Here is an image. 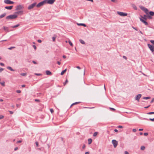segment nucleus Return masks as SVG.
Returning <instances> with one entry per match:
<instances>
[{
	"mask_svg": "<svg viewBox=\"0 0 154 154\" xmlns=\"http://www.w3.org/2000/svg\"><path fill=\"white\" fill-rule=\"evenodd\" d=\"M149 120L152 121H153V122L154 121V118H153V119L150 118V119H149Z\"/></svg>",
	"mask_w": 154,
	"mask_h": 154,
	"instance_id": "49530a36",
	"label": "nucleus"
},
{
	"mask_svg": "<svg viewBox=\"0 0 154 154\" xmlns=\"http://www.w3.org/2000/svg\"><path fill=\"white\" fill-rule=\"evenodd\" d=\"M13 7V6H6L5 7V8L7 9L8 10H11Z\"/></svg>",
	"mask_w": 154,
	"mask_h": 154,
	"instance_id": "4468645a",
	"label": "nucleus"
},
{
	"mask_svg": "<svg viewBox=\"0 0 154 154\" xmlns=\"http://www.w3.org/2000/svg\"><path fill=\"white\" fill-rule=\"evenodd\" d=\"M76 68H77V69H81V68L79 66H77L76 67Z\"/></svg>",
	"mask_w": 154,
	"mask_h": 154,
	"instance_id": "774afa93",
	"label": "nucleus"
},
{
	"mask_svg": "<svg viewBox=\"0 0 154 154\" xmlns=\"http://www.w3.org/2000/svg\"><path fill=\"white\" fill-rule=\"evenodd\" d=\"M85 145H83V146H82V148H83V149H84L85 148Z\"/></svg>",
	"mask_w": 154,
	"mask_h": 154,
	"instance_id": "0e129e2a",
	"label": "nucleus"
},
{
	"mask_svg": "<svg viewBox=\"0 0 154 154\" xmlns=\"http://www.w3.org/2000/svg\"><path fill=\"white\" fill-rule=\"evenodd\" d=\"M45 72L47 75H50L52 74L51 72L48 70L46 71Z\"/></svg>",
	"mask_w": 154,
	"mask_h": 154,
	"instance_id": "2eb2a0df",
	"label": "nucleus"
},
{
	"mask_svg": "<svg viewBox=\"0 0 154 154\" xmlns=\"http://www.w3.org/2000/svg\"><path fill=\"white\" fill-rule=\"evenodd\" d=\"M109 109L110 110H113V111L115 110V109L112 108H110Z\"/></svg>",
	"mask_w": 154,
	"mask_h": 154,
	"instance_id": "a18cd8bd",
	"label": "nucleus"
},
{
	"mask_svg": "<svg viewBox=\"0 0 154 154\" xmlns=\"http://www.w3.org/2000/svg\"><path fill=\"white\" fill-rule=\"evenodd\" d=\"M7 68L8 69H9V70H11V71H15V70H14V69H12V68L11 67H10V66H8V67H7Z\"/></svg>",
	"mask_w": 154,
	"mask_h": 154,
	"instance_id": "a211bd4d",
	"label": "nucleus"
},
{
	"mask_svg": "<svg viewBox=\"0 0 154 154\" xmlns=\"http://www.w3.org/2000/svg\"><path fill=\"white\" fill-rule=\"evenodd\" d=\"M154 101V98H153L151 101H150V103H152Z\"/></svg>",
	"mask_w": 154,
	"mask_h": 154,
	"instance_id": "864d4df0",
	"label": "nucleus"
},
{
	"mask_svg": "<svg viewBox=\"0 0 154 154\" xmlns=\"http://www.w3.org/2000/svg\"><path fill=\"white\" fill-rule=\"evenodd\" d=\"M3 28L4 30L6 31L7 32H8L9 31L8 30V27L5 26H4Z\"/></svg>",
	"mask_w": 154,
	"mask_h": 154,
	"instance_id": "aec40b11",
	"label": "nucleus"
},
{
	"mask_svg": "<svg viewBox=\"0 0 154 154\" xmlns=\"http://www.w3.org/2000/svg\"><path fill=\"white\" fill-rule=\"evenodd\" d=\"M142 95L140 94H138L135 97V100L138 101H139L140 98L141 97Z\"/></svg>",
	"mask_w": 154,
	"mask_h": 154,
	"instance_id": "9b49d317",
	"label": "nucleus"
},
{
	"mask_svg": "<svg viewBox=\"0 0 154 154\" xmlns=\"http://www.w3.org/2000/svg\"><path fill=\"white\" fill-rule=\"evenodd\" d=\"M20 75L22 76H26V73H21L20 74Z\"/></svg>",
	"mask_w": 154,
	"mask_h": 154,
	"instance_id": "72a5a7b5",
	"label": "nucleus"
},
{
	"mask_svg": "<svg viewBox=\"0 0 154 154\" xmlns=\"http://www.w3.org/2000/svg\"><path fill=\"white\" fill-rule=\"evenodd\" d=\"M4 69L1 68H0V72H1L2 71L4 70Z\"/></svg>",
	"mask_w": 154,
	"mask_h": 154,
	"instance_id": "a19ab883",
	"label": "nucleus"
},
{
	"mask_svg": "<svg viewBox=\"0 0 154 154\" xmlns=\"http://www.w3.org/2000/svg\"><path fill=\"white\" fill-rule=\"evenodd\" d=\"M139 7L146 14H148V10L146 8L142 6H140Z\"/></svg>",
	"mask_w": 154,
	"mask_h": 154,
	"instance_id": "f03ea898",
	"label": "nucleus"
},
{
	"mask_svg": "<svg viewBox=\"0 0 154 154\" xmlns=\"http://www.w3.org/2000/svg\"><path fill=\"white\" fill-rule=\"evenodd\" d=\"M68 82V80L67 79H66L65 82L64 83V85H65L67 82Z\"/></svg>",
	"mask_w": 154,
	"mask_h": 154,
	"instance_id": "e433bc0d",
	"label": "nucleus"
},
{
	"mask_svg": "<svg viewBox=\"0 0 154 154\" xmlns=\"http://www.w3.org/2000/svg\"><path fill=\"white\" fill-rule=\"evenodd\" d=\"M143 134L145 136H147L148 135V133H144Z\"/></svg>",
	"mask_w": 154,
	"mask_h": 154,
	"instance_id": "37998d69",
	"label": "nucleus"
},
{
	"mask_svg": "<svg viewBox=\"0 0 154 154\" xmlns=\"http://www.w3.org/2000/svg\"><path fill=\"white\" fill-rule=\"evenodd\" d=\"M77 24L78 26H84V27L86 26V25H85V24H84V23H77Z\"/></svg>",
	"mask_w": 154,
	"mask_h": 154,
	"instance_id": "f3484780",
	"label": "nucleus"
},
{
	"mask_svg": "<svg viewBox=\"0 0 154 154\" xmlns=\"http://www.w3.org/2000/svg\"><path fill=\"white\" fill-rule=\"evenodd\" d=\"M19 26H20L19 24H17L16 25L11 26V27H12V28H15L16 27H17Z\"/></svg>",
	"mask_w": 154,
	"mask_h": 154,
	"instance_id": "4be33fe9",
	"label": "nucleus"
},
{
	"mask_svg": "<svg viewBox=\"0 0 154 154\" xmlns=\"http://www.w3.org/2000/svg\"><path fill=\"white\" fill-rule=\"evenodd\" d=\"M79 41L82 44H85V42L82 39H80Z\"/></svg>",
	"mask_w": 154,
	"mask_h": 154,
	"instance_id": "5701e85b",
	"label": "nucleus"
},
{
	"mask_svg": "<svg viewBox=\"0 0 154 154\" xmlns=\"http://www.w3.org/2000/svg\"><path fill=\"white\" fill-rule=\"evenodd\" d=\"M148 115H151V114H154V112H148L147 113Z\"/></svg>",
	"mask_w": 154,
	"mask_h": 154,
	"instance_id": "2f4dec72",
	"label": "nucleus"
},
{
	"mask_svg": "<svg viewBox=\"0 0 154 154\" xmlns=\"http://www.w3.org/2000/svg\"><path fill=\"white\" fill-rule=\"evenodd\" d=\"M67 69H65L61 73V75H63L66 71Z\"/></svg>",
	"mask_w": 154,
	"mask_h": 154,
	"instance_id": "412c9836",
	"label": "nucleus"
},
{
	"mask_svg": "<svg viewBox=\"0 0 154 154\" xmlns=\"http://www.w3.org/2000/svg\"><path fill=\"white\" fill-rule=\"evenodd\" d=\"M150 106V105H149L148 106H146V107H144V108H145V109H147V108H149Z\"/></svg>",
	"mask_w": 154,
	"mask_h": 154,
	"instance_id": "052dcab7",
	"label": "nucleus"
},
{
	"mask_svg": "<svg viewBox=\"0 0 154 154\" xmlns=\"http://www.w3.org/2000/svg\"><path fill=\"white\" fill-rule=\"evenodd\" d=\"M18 149V147H16L14 148V150L15 151H16V150H17Z\"/></svg>",
	"mask_w": 154,
	"mask_h": 154,
	"instance_id": "69168bd1",
	"label": "nucleus"
},
{
	"mask_svg": "<svg viewBox=\"0 0 154 154\" xmlns=\"http://www.w3.org/2000/svg\"><path fill=\"white\" fill-rule=\"evenodd\" d=\"M117 13L118 14L122 16H126L127 15V14L126 13H124L118 11L117 12Z\"/></svg>",
	"mask_w": 154,
	"mask_h": 154,
	"instance_id": "6e6552de",
	"label": "nucleus"
},
{
	"mask_svg": "<svg viewBox=\"0 0 154 154\" xmlns=\"http://www.w3.org/2000/svg\"><path fill=\"white\" fill-rule=\"evenodd\" d=\"M9 112L11 114H13V112L11 111H9Z\"/></svg>",
	"mask_w": 154,
	"mask_h": 154,
	"instance_id": "bf43d9fd",
	"label": "nucleus"
},
{
	"mask_svg": "<svg viewBox=\"0 0 154 154\" xmlns=\"http://www.w3.org/2000/svg\"><path fill=\"white\" fill-rule=\"evenodd\" d=\"M22 142V141L21 140H19V141H18L17 142V143H20Z\"/></svg>",
	"mask_w": 154,
	"mask_h": 154,
	"instance_id": "4d7b16f0",
	"label": "nucleus"
},
{
	"mask_svg": "<svg viewBox=\"0 0 154 154\" xmlns=\"http://www.w3.org/2000/svg\"><path fill=\"white\" fill-rule=\"evenodd\" d=\"M23 8V5H17L16 9V10L17 11L20 10Z\"/></svg>",
	"mask_w": 154,
	"mask_h": 154,
	"instance_id": "1a4fd4ad",
	"label": "nucleus"
},
{
	"mask_svg": "<svg viewBox=\"0 0 154 154\" xmlns=\"http://www.w3.org/2000/svg\"><path fill=\"white\" fill-rule=\"evenodd\" d=\"M57 63L58 65H60V64H61V63L60 61H58L57 62Z\"/></svg>",
	"mask_w": 154,
	"mask_h": 154,
	"instance_id": "680f3d73",
	"label": "nucleus"
},
{
	"mask_svg": "<svg viewBox=\"0 0 154 154\" xmlns=\"http://www.w3.org/2000/svg\"><path fill=\"white\" fill-rule=\"evenodd\" d=\"M98 133L97 132H94L93 135V136L95 137L97 135V134Z\"/></svg>",
	"mask_w": 154,
	"mask_h": 154,
	"instance_id": "7c9ffc66",
	"label": "nucleus"
},
{
	"mask_svg": "<svg viewBox=\"0 0 154 154\" xmlns=\"http://www.w3.org/2000/svg\"><path fill=\"white\" fill-rule=\"evenodd\" d=\"M145 148V147L144 146H142L141 147L140 149L142 150H144Z\"/></svg>",
	"mask_w": 154,
	"mask_h": 154,
	"instance_id": "c85d7f7f",
	"label": "nucleus"
},
{
	"mask_svg": "<svg viewBox=\"0 0 154 154\" xmlns=\"http://www.w3.org/2000/svg\"><path fill=\"white\" fill-rule=\"evenodd\" d=\"M0 65L1 66H4V64L2 63H0Z\"/></svg>",
	"mask_w": 154,
	"mask_h": 154,
	"instance_id": "09e8293b",
	"label": "nucleus"
},
{
	"mask_svg": "<svg viewBox=\"0 0 154 154\" xmlns=\"http://www.w3.org/2000/svg\"><path fill=\"white\" fill-rule=\"evenodd\" d=\"M150 98V97H143V99H145V100H147V99H149Z\"/></svg>",
	"mask_w": 154,
	"mask_h": 154,
	"instance_id": "cd10ccee",
	"label": "nucleus"
},
{
	"mask_svg": "<svg viewBox=\"0 0 154 154\" xmlns=\"http://www.w3.org/2000/svg\"><path fill=\"white\" fill-rule=\"evenodd\" d=\"M35 144H36V145L37 146H38V142H35Z\"/></svg>",
	"mask_w": 154,
	"mask_h": 154,
	"instance_id": "8fccbe9b",
	"label": "nucleus"
},
{
	"mask_svg": "<svg viewBox=\"0 0 154 154\" xmlns=\"http://www.w3.org/2000/svg\"><path fill=\"white\" fill-rule=\"evenodd\" d=\"M147 16L146 15H144L143 17H142L145 20H146L147 19Z\"/></svg>",
	"mask_w": 154,
	"mask_h": 154,
	"instance_id": "393cba45",
	"label": "nucleus"
},
{
	"mask_svg": "<svg viewBox=\"0 0 154 154\" xmlns=\"http://www.w3.org/2000/svg\"><path fill=\"white\" fill-rule=\"evenodd\" d=\"M33 47L35 50L36 49V47L35 45H33Z\"/></svg>",
	"mask_w": 154,
	"mask_h": 154,
	"instance_id": "3c124183",
	"label": "nucleus"
},
{
	"mask_svg": "<svg viewBox=\"0 0 154 154\" xmlns=\"http://www.w3.org/2000/svg\"><path fill=\"white\" fill-rule=\"evenodd\" d=\"M4 2L5 3L8 4H12L14 3L13 2L11 1L10 0H4Z\"/></svg>",
	"mask_w": 154,
	"mask_h": 154,
	"instance_id": "423d86ee",
	"label": "nucleus"
},
{
	"mask_svg": "<svg viewBox=\"0 0 154 154\" xmlns=\"http://www.w3.org/2000/svg\"><path fill=\"white\" fill-rule=\"evenodd\" d=\"M0 84H1V85L2 86H5V82L4 81L3 82H0Z\"/></svg>",
	"mask_w": 154,
	"mask_h": 154,
	"instance_id": "a878e982",
	"label": "nucleus"
},
{
	"mask_svg": "<svg viewBox=\"0 0 154 154\" xmlns=\"http://www.w3.org/2000/svg\"><path fill=\"white\" fill-rule=\"evenodd\" d=\"M79 103H80L79 102H76L72 104V105H74L77 104Z\"/></svg>",
	"mask_w": 154,
	"mask_h": 154,
	"instance_id": "f704fd0d",
	"label": "nucleus"
},
{
	"mask_svg": "<svg viewBox=\"0 0 154 154\" xmlns=\"http://www.w3.org/2000/svg\"><path fill=\"white\" fill-rule=\"evenodd\" d=\"M15 48V47H11L10 48H8V49L9 50H11L13 48Z\"/></svg>",
	"mask_w": 154,
	"mask_h": 154,
	"instance_id": "c9c22d12",
	"label": "nucleus"
},
{
	"mask_svg": "<svg viewBox=\"0 0 154 154\" xmlns=\"http://www.w3.org/2000/svg\"><path fill=\"white\" fill-rule=\"evenodd\" d=\"M36 4V2H35L32 4L30 5L28 8V9L29 10H30L33 8Z\"/></svg>",
	"mask_w": 154,
	"mask_h": 154,
	"instance_id": "39448f33",
	"label": "nucleus"
},
{
	"mask_svg": "<svg viewBox=\"0 0 154 154\" xmlns=\"http://www.w3.org/2000/svg\"><path fill=\"white\" fill-rule=\"evenodd\" d=\"M4 118V116L2 115H0V119H2Z\"/></svg>",
	"mask_w": 154,
	"mask_h": 154,
	"instance_id": "58836bf2",
	"label": "nucleus"
},
{
	"mask_svg": "<svg viewBox=\"0 0 154 154\" xmlns=\"http://www.w3.org/2000/svg\"><path fill=\"white\" fill-rule=\"evenodd\" d=\"M55 39H56L55 37H52V40L53 42H54L55 41Z\"/></svg>",
	"mask_w": 154,
	"mask_h": 154,
	"instance_id": "4c0bfd02",
	"label": "nucleus"
},
{
	"mask_svg": "<svg viewBox=\"0 0 154 154\" xmlns=\"http://www.w3.org/2000/svg\"><path fill=\"white\" fill-rule=\"evenodd\" d=\"M88 144H90L92 142V140L91 138L88 139Z\"/></svg>",
	"mask_w": 154,
	"mask_h": 154,
	"instance_id": "6ab92c4d",
	"label": "nucleus"
},
{
	"mask_svg": "<svg viewBox=\"0 0 154 154\" xmlns=\"http://www.w3.org/2000/svg\"><path fill=\"white\" fill-rule=\"evenodd\" d=\"M112 143L115 148L118 145V142L115 140H112Z\"/></svg>",
	"mask_w": 154,
	"mask_h": 154,
	"instance_id": "0eeeda50",
	"label": "nucleus"
},
{
	"mask_svg": "<svg viewBox=\"0 0 154 154\" xmlns=\"http://www.w3.org/2000/svg\"><path fill=\"white\" fill-rule=\"evenodd\" d=\"M148 46V48H149L150 51L152 53H153L154 51V50H153V46L151 45L150 44H148L147 45Z\"/></svg>",
	"mask_w": 154,
	"mask_h": 154,
	"instance_id": "9d476101",
	"label": "nucleus"
},
{
	"mask_svg": "<svg viewBox=\"0 0 154 154\" xmlns=\"http://www.w3.org/2000/svg\"><path fill=\"white\" fill-rule=\"evenodd\" d=\"M50 111L51 113H52L54 112V110L52 109H50Z\"/></svg>",
	"mask_w": 154,
	"mask_h": 154,
	"instance_id": "79ce46f5",
	"label": "nucleus"
},
{
	"mask_svg": "<svg viewBox=\"0 0 154 154\" xmlns=\"http://www.w3.org/2000/svg\"><path fill=\"white\" fill-rule=\"evenodd\" d=\"M132 131L134 132H136L137 131L136 129L135 128L133 129Z\"/></svg>",
	"mask_w": 154,
	"mask_h": 154,
	"instance_id": "de8ad7c7",
	"label": "nucleus"
},
{
	"mask_svg": "<svg viewBox=\"0 0 154 154\" xmlns=\"http://www.w3.org/2000/svg\"><path fill=\"white\" fill-rule=\"evenodd\" d=\"M111 1L114 3H116L118 1L117 0H111Z\"/></svg>",
	"mask_w": 154,
	"mask_h": 154,
	"instance_id": "473e14b6",
	"label": "nucleus"
},
{
	"mask_svg": "<svg viewBox=\"0 0 154 154\" xmlns=\"http://www.w3.org/2000/svg\"><path fill=\"white\" fill-rule=\"evenodd\" d=\"M6 14V13H4V14H2L0 15V19H1L2 18L4 17H5Z\"/></svg>",
	"mask_w": 154,
	"mask_h": 154,
	"instance_id": "dca6fc26",
	"label": "nucleus"
},
{
	"mask_svg": "<svg viewBox=\"0 0 154 154\" xmlns=\"http://www.w3.org/2000/svg\"><path fill=\"white\" fill-rule=\"evenodd\" d=\"M149 13L150 16H153L154 15V12L153 11H150Z\"/></svg>",
	"mask_w": 154,
	"mask_h": 154,
	"instance_id": "b1692460",
	"label": "nucleus"
},
{
	"mask_svg": "<svg viewBox=\"0 0 154 154\" xmlns=\"http://www.w3.org/2000/svg\"><path fill=\"white\" fill-rule=\"evenodd\" d=\"M118 127L119 128H122V126H121V125H119L118 126Z\"/></svg>",
	"mask_w": 154,
	"mask_h": 154,
	"instance_id": "338daca9",
	"label": "nucleus"
},
{
	"mask_svg": "<svg viewBox=\"0 0 154 154\" xmlns=\"http://www.w3.org/2000/svg\"><path fill=\"white\" fill-rule=\"evenodd\" d=\"M140 20L143 23H144L146 25H148V23L147 22L144 20L143 19H142L141 18L140 19Z\"/></svg>",
	"mask_w": 154,
	"mask_h": 154,
	"instance_id": "f8f14e48",
	"label": "nucleus"
},
{
	"mask_svg": "<svg viewBox=\"0 0 154 154\" xmlns=\"http://www.w3.org/2000/svg\"><path fill=\"white\" fill-rule=\"evenodd\" d=\"M46 4L47 3L49 4H52L54 3L55 0H45Z\"/></svg>",
	"mask_w": 154,
	"mask_h": 154,
	"instance_id": "20e7f679",
	"label": "nucleus"
},
{
	"mask_svg": "<svg viewBox=\"0 0 154 154\" xmlns=\"http://www.w3.org/2000/svg\"><path fill=\"white\" fill-rule=\"evenodd\" d=\"M39 43H41L42 42V41L41 40L38 39L37 41Z\"/></svg>",
	"mask_w": 154,
	"mask_h": 154,
	"instance_id": "603ef678",
	"label": "nucleus"
},
{
	"mask_svg": "<svg viewBox=\"0 0 154 154\" xmlns=\"http://www.w3.org/2000/svg\"><path fill=\"white\" fill-rule=\"evenodd\" d=\"M23 14V11H18L16 12L15 13V14H20V15H22Z\"/></svg>",
	"mask_w": 154,
	"mask_h": 154,
	"instance_id": "ddd939ff",
	"label": "nucleus"
},
{
	"mask_svg": "<svg viewBox=\"0 0 154 154\" xmlns=\"http://www.w3.org/2000/svg\"><path fill=\"white\" fill-rule=\"evenodd\" d=\"M150 42L153 45H154V40H151L150 41Z\"/></svg>",
	"mask_w": 154,
	"mask_h": 154,
	"instance_id": "ea45409f",
	"label": "nucleus"
},
{
	"mask_svg": "<svg viewBox=\"0 0 154 154\" xmlns=\"http://www.w3.org/2000/svg\"><path fill=\"white\" fill-rule=\"evenodd\" d=\"M132 28H133L134 29H135V30H137V28H135V27H133V26H132Z\"/></svg>",
	"mask_w": 154,
	"mask_h": 154,
	"instance_id": "5fc2aeb1",
	"label": "nucleus"
},
{
	"mask_svg": "<svg viewBox=\"0 0 154 154\" xmlns=\"http://www.w3.org/2000/svg\"><path fill=\"white\" fill-rule=\"evenodd\" d=\"M125 154H129L128 152L127 151H125Z\"/></svg>",
	"mask_w": 154,
	"mask_h": 154,
	"instance_id": "e2e57ef3",
	"label": "nucleus"
},
{
	"mask_svg": "<svg viewBox=\"0 0 154 154\" xmlns=\"http://www.w3.org/2000/svg\"><path fill=\"white\" fill-rule=\"evenodd\" d=\"M45 0H44L43 1L39 3L37 5L36 7H39L42 6H43L44 4H45Z\"/></svg>",
	"mask_w": 154,
	"mask_h": 154,
	"instance_id": "7ed1b4c3",
	"label": "nucleus"
},
{
	"mask_svg": "<svg viewBox=\"0 0 154 154\" xmlns=\"http://www.w3.org/2000/svg\"><path fill=\"white\" fill-rule=\"evenodd\" d=\"M68 42L70 46H73V44L70 40H69L68 41Z\"/></svg>",
	"mask_w": 154,
	"mask_h": 154,
	"instance_id": "c756f323",
	"label": "nucleus"
},
{
	"mask_svg": "<svg viewBox=\"0 0 154 154\" xmlns=\"http://www.w3.org/2000/svg\"><path fill=\"white\" fill-rule=\"evenodd\" d=\"M123 57L125 59H126V60L127 59V58L126 56H123Z\"/></svg>",
	"mask_w": 154,
	"mask_h": 154,
	"instance_id": "13d9d810",
	"label": "nucleus"
},
{
	"mask_svg": "<svg viewBox=\"0 0 154 154\" xmlns=\"http://www.w3.org/2000/svg\"><path fill=\"white\" fill-rule=\"evenodd\" d=\"M147 18L149 19H152V17L151 16L149 15L148 14L147 16Z\"/></svg>",
	"mask_w": 154,
	"mask_h": 154,
	"instance_id": "bb28decb",
	"label": "nucleus"
},
{
	"mask_svg": "<svg viewBox=\"0 0 154 154\" xmlns=\"http://www.w3.org/2000/svg\"><path fill=\"white\" fill-rule=\"evenodd\" d=\"M17 15L14 14L13 15H10L6 17V19L8 20L10 19H15L17 17Z\"/></svg>",
	"mask_w": 154,
	"mask_h": 154,
	"instance_id": "f257e3e1",
	"label": "nucleus"
},
{
	"mask_svg": "<svg viewBox=\"0 0 154 154\" xmlns=\"http://www.w3.org/2000/svg\"><path fill=\"white\" fill-rule=\"evenodd\" d=\"M35 75H36L39 76V75H41V74H39V73H35Z\"/></svg>",
	"mask_w": 154,
	"mask_h": 154,
	"instance_id": "6e6d98bb",
	"label": "nucleus"
},
{
	"mask_svg": "<svg viewBox=\"0 0 154 154\" xmlns=\"http://www.w3.org/2000/svg\"><path fill=\"white\" fill-rule=\"evenodd\" d=\"M16 92L18 93H20L21 92V91L20 90H17L16 91Z\"/></svg>",
	"mask_w": 154,
	"mask_h": 154,
	"instance_id": "c03bdc74",
	"label": "nucleus"
}]
</instances>
